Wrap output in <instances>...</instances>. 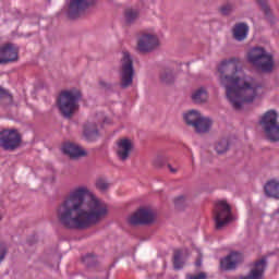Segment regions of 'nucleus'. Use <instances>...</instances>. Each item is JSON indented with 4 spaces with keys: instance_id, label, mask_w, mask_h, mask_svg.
<instances>
[{
    "instance_id": "f257e3e1",
    "label": "nucleus",
    "mask_w": 279,
    "mask_h": 279,
    "mask_svg": "<svg viewBox=\"0 0 279 279\" xmlns=\"http://www.w3.org/2000/svg\"><path fill=\"white\" fill-rule=\"evenodd\" d=\"M56 215L66 230H88L108 217V205L86 185L73 187L58 205Z\"/></svg>"
},
{
    "instance_id": "f03ea898",
    "label": "nucleus",
    "mask_w": 279,
    "mask_h": 279,
    "mask_svg": "<svg viewBox=\"0 0 279 279\" xmlns=\"http://www.w3.org/2000/svg\"><path fill=\"white\" fill-rule=\"evenodd\" d=\"M220 84L225 86L227 99L234 110H241L243 104L252 102L256 97L263 95V85L256 80L243 75L239 71V59L225 60L218 66Z\"/></svg>"
},
{
    "instance_id": "7ed1b4c3",
    "label": "nucleus",
    "mask_w": 279,
    "mask_h": 279,
    "mask_svg": "<svg viewBox=\"0 0 279 279\" xmlns=\"http://www.w3.org/2000/svg\"><path fill=\"white\" fill-rule=\"evenodd\" d=\"M82 99V92L78 89H68L60 93L57 105L65 119H71L75 113V110L80 107L77 104Z\"/></svg>"
},
{
    "instance_id": "20e7f679",
    "label": "nucleus",
    "mask_w": 279,
    "mask_h": 279,
    "mask_svg": "<svg viewBox=\"0 0 279 279\" xmlns=\"http://www.w3.org/2000/svg\"><path fill=\"white\" fill-rule=\"evenodd\" d=\"M247 59L253 66L258 68L263 73H271L274 71V57L267 53L265 48L255 47L247 53Z\"/></svg>"
},
{
    "instance_id": "39448f33",
    "label": "nucleus",
    "mask_w": 279,
    "mask_h": 279,
    "mask_svg": "<svg viewBox=\"0 0 279 279\" xmlns=\"http://www.w3.org/2000/svg\"><path fill=\"white\" fill-rule=\"evenodd\" d=\"M260 125L270 143H279L278 113L275 110H269L262 117Z\"/></svg>"
},
{
    "instance_id": "423d86ee",
    "label": "nucleus",
    "mask_w": 279,
    "mask_h": 279,
    "mask_svg": "<svg viewBox=\"0 0 279 279\" xmlns=\"http://www.w3.org/2000/svg\"><path fill=\"white\" fill-rule=\"evenodd\" d=\"M234 217L232 216V207L226 201H218L214 207V221L216 223V230H221L225 226H228Z\"/></svg>"
},
{
    "instance_id": "0eeeda50",
    "label": "nucleus",
    "mask_w": 279,
    "mask_h": 279,
    "mask_svg": "<svg viewBox=\"0 0 279 279\" xmlns=\"http://www.w3.org/2000/svg\"><path fill=\"white\" fill-rule=\"evenodd\" d=\"M134 82V62L130 52H123L120 66V86L121 88H129Z\"/></svg>"
},
{
    "instance_id": "6e6552de",
    "label": "nucleus",
    "mask_w": 279,
    "mask_h": 279,
    "mask_svg": "<svg viewBox=\"0 0 279 279\" xmlns=\"http://www.w3.org/2000/svg\"><path fill=\"white\" fill-rule=\"evenodd\" d=\"M21 145V134L16 130H3L0 132V147L2 149H16Z\"/></svg>"
},
{
    "instance_id": "1a4fd4ad",
    "label": "nucleus",
    "mask_w": 279,
    "mask_h": 279,
    "mask_svg": "<svg viewBox=\"0 0 279 279\" xmlns=\"http://www.w3.org/2000/svg\"><path fill=\"white\" fill-rule=\"evenodd\" d=\"M156 219V214L150 208H141L135 214L131 215L128 219L131 226H145L147 223H153Z\"/></svg>"
},
{
    "instance_id": "9d476101",
    "label": "nucleus",
    "mask_w": 279,
    "mask_h": 279,
    "mask_svg": "<svg viewBox=\"0 0 279 279\" xmlns=\"http://www.w3.org/2000/svg\"><path fill=\"white\" fill-rule=\"evenodd\" d=\"M160 46V40L158 36L151 33H144L138 38L137 48L142 53H148L149 51H154L157 47Z\"/></svg>"
},
{
    "instance_id": "9b49d317",
    "label": "nucleus",
    "mask_w": 279,
    "mask_h": 279,
    "mask_svg": "<svg viewBox=\"0 0 279 279\" xmlns=\"http://www.w3.org/2000/svg\"><path fill=\"white\" fill-rule=\"evenodd\" d=\"M95 4V0H71L68 16L70 19H77L84 10Z\"/></svg>"
},
{
    "instance_id": "f8f14e48",
    "label": "nucleus",
    "mask_w": 279,
    "mask_h": 279,
    "mask_svg": "<svg viewBox=\"0 0 279 279\" xmlns=\"http://www.w3.org/2000/svg\"><path fill=\"white\" fill-rule=\"evenodd\" d=\"M19 60V48L14 44H5L0 47V64L16 62Z\"/></svg>"
},
{
    "instance_id": "ddd939ff",
    "label": "nucleus",
    "mask_w": 279,
    "mask_h": 279,
    "mask_svg": "<svg viewBox=\"0 0 279 279\" xmlns=\"http://www.w3.org/2000/svg\"><path fill=\"white\" fill-rule=\"evenodd\" d=\"M117 156L119 160L125 162L130 158V154H132V149L134 148V144H132V140L129 138H121L117 143Z\"/></svg>"
},
{
    "instance_id": "4468645a",
    "label": "nucleus",
    "mask_w": 279,
    "mask_h": 279,
    "mask_svg": "<svg viewBox=\"0 0 279 279\" xmlns=\"http://www.w3.org/2000/svg\"><path fill=\"white\" fill-rule=\"evenodd\" d=\"M243 255L241 253L233 252L223 259L220 260L221 269L225 271H232V269H236L239 263H242Z\"/></svg>"
},
{
    "instance_id": "2eb2a0df",
    "label": "nucleus",
    "mask_w": 279,
    "mask_h": 279,
    "mask_svg": "<svg viewBox=\"0 0 279 279\" xmlns=\"http://www.w3.org/2000/svg\"><path fill=\"white\" fill-rule=\"evenodd\" d=\"M62 151L70 158H82L86 156V150H84L80 145L73 143H65L62 146Z\"/></svg>"
},
{
    "instance_id": "dca6fc26",
    "label": "nucleus",
    "mask_w": 279,
    "mask_h": 279,
    "mask_svg": "<svg viewBox=\"0 0 279 279\" xmlns=\"http://www.w3.org/2000/svg\"><path fill=\"white\" fill-rule=\"evenodd\" d=\"M265 267H267V262L265 260V258H262L255 263L248 276L240 277L239 279H263V274H265Z\"/></svg>"
},
{
    "instance_id": "f3484780",
    "label": "nucleus",
    "mask_w": 279,
    "mask_h": 279,
    "mask_svg": "<svg viewBox=\"0 0 279 279\" xmlns=\"http://www.w3.org/2000/svg\"><path fill=\"white\" fill-rule=\"evenodd\" d=\"M193 128L197 134H206L210 132V128H213V120L210 118L201 116L197 123Z\"/></svg>"
},
{
    "instance_id": "a211bd4d",
    "label": "nucleus",
    "mask_w": 279,
    "mask_h": 279,
    "mask_svg": "<svg viewBox=\"0 0 279 279\" xmlns=\"http://www.w3.org/2000/svg\"><path fill=\"white\" fill-rule=\"evenodd\" d=\"M250 32V26H247V24L245 23H239L235 24L233 27V38H235V40H245V38H247V34Z\"/></svg>"
},
{
    "instance_id": "6ab92c4d",
    "label": "nucleus",
    "mask_w": 279,
    "mask_h": 279,
    "mask_svg": "<svg viewBox=\"0 0 279 279\" xmlns=\"http://www.w3.org/2000/svg\"><path fill=\"white\" fill-rule=\"evenodd\" d=\"M83 136L86 141H95L99 136V131L97 130V124L93 122H87L84 125Z\"/></svg>"
},
{
    "instance_id": "aec40b11",
    "label": "nucleus",
    "mask_w": 279,
    "mask_h": 279,
    "mask_svg": "<svg viewBox=\"0 0 279 279\" xmlns=\"http://www.w3.org/2000/svg\"><path fill=\"white\" fill-rule=\"evenodd\" d=\"M264 190L267 197H274L275 199H279V181L278 180H271L268 183H266Z\"/></svg>"
},
{
    "instance_id": "412c9836",
    "label": "nucleus",
    "mask_w": 279,
    "mask_h": 279,
    "mask_svg": "<svg viewBox=\"0 0 279 279\" xmlns=\"http://www.w3.org/2000/svg\"><path fill=\"white\" fill-rule=\"evenodd\" d=\"M202 118V113L197 110H190L186 113H184L183 119L187 125H191L194 128V125L199 121Z\"/></svg>"
},
{
    "instance_id": "4be33fe9",
    "label": "nucleus",
    "mask_w": 279,
    "mask_h": 279,
    "mask_svg": "<svg viewBox=\"0 0 279 279\" xmlns=\"http://www.w3.org/2000/svg\"><path fill=\"white\" fill-rule=\"evenodd\" d=\"M206 99H208V93L206 92V89L204 87L196 89L192 94V100L195 104H204V101H206Z\"/></svg>"
},
{
    "instance_id": "5701e85b",
    "label": "nucleus",
    "mask_w": 279,
    "mask_h": 279,
    "mask_svg": "<svg viewBox=\"0 0 279 279\" xmlns=\"http://www.w3.org/2000/svg\"><path fill=\"white\" fill-rule=\"evenodd\" d=\"M159 77L162 84H173L175 80V76L173 75V71H171L170 69L162 70L159 74Z\"/></svg>"
},
{
    "instance_id": "b1692460",
    "label": "nucleus",
    "mask_w": 279,
    "mask_h": 279,
    "mask_svg": "<svg viewBox=\"0 0 279 279\" xmlns=\"http://www.w3.org/2000/svg\"><path fill=\"white\" fill-rule=\"evenodd\" d=\"M0 104L1 106H10L12 104V95L9 90L0 87Z\"/></svg>"
},
{
    "instance_id": "393cba45",
    "label": "nucleus",
    "mask_w": 279,
    "mask_h": 279,
    "mask_svg": "<svg viewBox=\"0 0 279 279\" xmlns=\"http://www.w3.org/2000/svg\"><path fill=\"white\" fill-rule=\"evenodd\" d=\"M124 19L126 23H134L138 19V10L126 9L124 12Z\"/></svg>"
},
{
    "instance_id": "a878e982",
    "label": "nucleus",
    "mask_w": 279,
    "mask_h": 279,
    "mask_svg": "<svg viewBox=\"0 0 279 279\" xmlns=\"http://www.w3.org/2000/svg\"><path fill=\"white\" fill-rule=\"evenodd\" d=\"M229 142L228 138H221L216 144L217 154H226L228 151Z\"/></svg>"
},
{
    "instance_id": "bb28decb",
    "label": "nucleus",
    "mask_w": 279,
    "mask_h": 279,
    "mask_svg": "<svg viewBox=\"0 0 279 279\" xmlns=\"http://www.w3.org/2000/svg\"><path fill=\"white\" fill-rule=\"evenodd\" d=\"M174 269H182L184 263L182 262V251H175L173 257Z\"/></svg>"
},
{
    "instance_id": "cd10ccee",
    "label": "nucleus",
    "mask_w": 279,
    "mask_h": 279,
    "mask_svg": "<svg viewBox=\"0 0 279 279\" xmlns=\"http://www.w3.org/2000/svg\"><path fill=\"white\" fill-rule=\"evenodd\" d=\"M96 189H98V191H108L110 183L107 182L106 179H97Z\"/></svg>"
},
{
    "instance_id": "c85d7f7f",
    "label": "nucleus",
    "mask_w": 279,
    "mask_h": 279,
    "mask_svg": "<svg viewBox=\"0 0 279 279\" xmlns=\"http://www.w3.org/2000/svg\"><path fill=\"white\" fill-rule=\"evenodd\" d=\"M9 247L5 242H0V265L5 260V256H8Z\"/></svg>"
},
{
    "instance_id": "c756f323",
    "label": "nucleus",
    "mask_w": 279,
    "mask_h": 279,
    "mask_svg": "<svg viewBox=\"0 0 279 279\" xmlns=\"http://www.w3.org/2000/svg\"><path fill=\"white\" fill-rule=\"evenodd\" d=\"M83 263L87 265V267H92L93 263H95V256L93 254H88L84 256Z\"/></svg>"
},
{
    "instance_id": "7c9ffc66",
    "label": "nucleus",
    "mask_w": 279,
    "mask_h": 279,
    "mask_svg": "<svg viewBox=\"0 0 279 279\" xmlns=\"http://www.w3.org/2000/svg\"><path fill=\"white\" fill-rule=\"evenodd\" d=\"M256 1L257 3H259L265 14H269V7L267 5V2H265V0H256Z\"/></svg>"
},
{
    "instance_id": "2f4dec72",
    "label": "nucleus",
    "mask_w": 279,
    "mask_h": 279,
    "mask_svg": "<svg viewBox=\"0 0 279 279\" xmlns=\"http://www.w3.org/2000/svg\"><path fill=\"white\" fill-rule=\"evenodd\" d=\"M185 202H186V197L184 195L178 196L174 199L175 206H182V204H184Z\"/></svg>"
},
{
    "instance_id": "473e14b6",
    "label": "nucleus",
    "mask_w": 279,
    "mask_h": 279,
    "mask_svg": "<svg viewBox=\"0 0 279 279\" xmlns=\"http://www.w3.org/2000/svg\"><path fill=\"white\" fill-rule=\"evenodd\" d=\"M162 162H165V157L157 156L154 161V165H155V167H162Z\"/></svg>"
},
{
    "instance_id": "72a5a7b5",
    "label": "nucleus",
    "mask_w": 279,
    "mask_h": 279,
    "mask_svg": "<svg viewBox=\"0 0 279 279\" xmlns=\"http://www.w3.org/2000/svg\"><path fill=\"white\" fill-rule=\"evenodd\" d=\"M230 10H232V7H230V4H227L221 7L220 12L221 14L227 15V14H230Z\"/></svg>"
},
{
    "instance_id": "f704fd0d",
    "label": "nucleus",
    "mask_w": 279,
    "mask_h": 279,
    "mask_svg": "<svg viewBox=\"0 0 279 279\" xmlns=\"http://www.w3.org/2000/svg\"><path fill=\"white\" fill-rule=\"evenodd\" d=\"M187 279H206V272H199L198 275L187 276Z\"/></svg>"
},
{
    "instance_id": "c9c22d12",
    "label": "nucleus",
    "mask_w": 279,
    "mask_h": 279,
    "mask_svg": "<svg viewBox=\"0 0 279 279\" xmlns=\"http://www.w3.org/2000/svg\"><path fill=\"white\" fill-rule=\"evenodd\" d=\"M168 169L170 170L171 173H178V168H173L172 165H168Z\"/></svg>"
},
{
    "instance_id": "e433bc0d",
    "label": "nucleus",
    "mask_w": 279,
    "mask_h": 279,
    "mask_svg": "<svg viewBox=\"0 0 279 279\" xmlns=\"http://www.w3.org/2000/svg\"><path fill=\"white\" fill-rule=\"evenodd\" d=\"M99 85H100L102 88H108V83H106L105 81H99Z\"/></svg>"
},
{
    "instance_id": "4c0bfd02",
    "label": "nucleus",
    "mask_w": 279,
    "mask_h": 279,
    "mask_svg": "<svg viewBox=\"0 0 279 279\" xmlns=\"http://www.w3.org/2000/svg\"><path fill=\"white\" fill-rule=\"evenodd\" d=\"M202 266V259H197L196 260V267H201Z\"/></svg>"
},
{
    "instance_id": "58836bf2",
    "label": "nucleus",
    "mask_w": 279,
    "mask_h": 279,
    "mask_svg": "<svg viewBox=\"0 0 279 279\" xmlns=\"http://www.w3.org/2000/svg\"><path fill=\"white\" fill-rule=\"evenodd\" d=\"M104 123H110V119L105 118V119H104Z\"/></svg>"
},
{
    "instance_id": "ea45409f",
    "label": "nucleus",
    "mask_w": 279,
    "mask_h": 279,
    "mask_svg": "<svg viewBox=\"0 0 279 279\" xmlns=\"http://www.w3.org/2000/svg\"><path fill=\"white\" fill-rule=\"evenodd\" d=\"M0 221H1V216H0Z\"/></svg>"
}]
</instances>
